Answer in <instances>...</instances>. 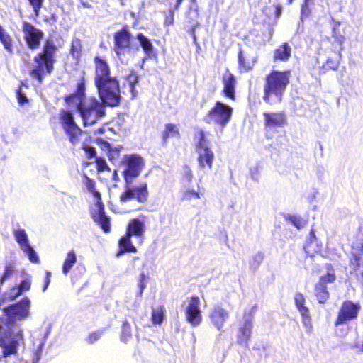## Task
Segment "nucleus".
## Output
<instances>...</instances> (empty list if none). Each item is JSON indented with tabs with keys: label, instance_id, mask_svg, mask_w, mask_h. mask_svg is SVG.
<instances>
[{
	"label": "nucleus",
	"instance_id": "obj_1",
	"mask_svg": "<svg viewBox=\"0 0 363 363\" xmlns=\"http://www.w3.org/2000/svg\"><path fill=\"white\" fill-rule=\"evenodd\" d=\"M94 64V82L100 99L111 107L119 106L121 101L119 82L116 77L111 75L108 61L104 57L96 55Z\"/></svg>",
	"mask_w": 363,
	"mask_h": 363
},
{
	"label": "nucleus",
	"instance_id": "obj_2",
	"mask_svg": "<svg viewBox=\"0 0 363 363\" xmlns=\"http://www.w3.org/2000/svg\"><path fill=\"white\" fill-rule=\"evenodd\" d=\"M290 70H271L264 77L263 86L264 101L273 106L280 104L290 82Z\"/></svg>",
	"mask_w": 363,
	"mask_h": 363
},
{
	"label": "nucleus",
	"instance_id": "obj_3",
	"mask_svg": "<svg viewBox=\"0 0 363 363\" xmlns=\"http://www.w3.org/2000/svg\"><path fill=\"white\" fill-rule=\"evenodd\" d=\"M58 48L50 38L46 39L40 50L33 57L34 66L29 74L32 78L41 84L47 74H50L56 62Z\"/></svg>",
	"mask_w": 363,
	"mask_h": 363
},
{
	"label": "nucleus",
	"instance_id": "obj_4",
	"mask_svg": "<svg viewBox=\"0 0 363 363\" xmlns=\"http://www.w3.org/2000/svg\"><path fill=\"white\" fill-rule=\"evenodd\" d=\"M85 185L87 190L92 194L95 200L96 211L91 213V218L104 233H109L111 230V218L106 214L105 206L102 201L101 194L96 189V182L94 179L86 177Z\"/></svg>",
	"mask_w": 363,
	"mask_h": 363
},
{
	"label": "nucleus",
	"instance_id": "obj_5",
	"mask_svg": "<svg viewBox=\"0 0 363 363\" xmlns=\"http://www.w3.org/2000/svg\"><path fill=\"white\" fill-rule=\"evenodd\" d=\"M106 105L102 100L91 96L78 111L82 119L84 126H91L96 123L106 116Z\"/></svg>",
	"mask_w": 363,
	"mask_h": 363
},
{
	"label": "nucleus",
	"instance_id": "obj_6",
	"mask_svg": "<svg viewBox=\"0 0 363 363\" xmlns=\"http://www.w3.org/2000/svg\"><path fill=\"white\" fill-rule=\"evenodd\" d=\"M233 108L220 101H216L203 117L206 123H213L220 128H225L233 116Z\"/></svg>",
	"mask_w": 363,
	"mask_h": 363
},
{
	"label": "nucleus",
	"instance_id": "obj_7",
	"mask_svg": "<svg viewBox=\"0 0 363 363\" xmlns=\"http://www.w3.org/2000/svg\"><path fill=\"white\" fill-rule=\"evenodd\" d=\"M59 121L65 134L68 136L72 145L77 144L83 134V130L77 124L74 113L69 110L61 109L59 113Z\"/></svg>",
	"mask_w": 363,
	"mask_h": 363
},
{
	"label": "nucleus",
	"instance_id": "obj_8",
	"mask_svg": "<svg viewBox=\"0 0 363 363\" xmlns=\"http://www.w3.org/2000/svg\"><path fill=\"white\" fill-rule=\"evenodd\" d=\"M327 273L319 277L314 285V295L320 304L325 303L330 298V291L328 284H333L336 281V275L333 266L331 264L325 265Z\"/></svg>",
	"mask_w": 363,
	"mask_h": 363
},
{
	"label": "nucleus",
	"instance_id": "obj_9",
	"mask_svg": "<svg viewBox=\"0 0 363 363\" xmlns=\"http://www.w3.org/2000/svg\"><path fill=\"white\" fill-rule=\"evenodd\" d=\"M360 310L359 302H353L350 300L344 301L337 311L334 325L339 326L355 320L359 316Z\"/></svg>",
	"mask_w": 363,
	"mask_h": 363
},
{
	"label": "nucleus",
	"instance_id": "obj_10",
	"mask_svg": "<svg viewBox=\"0 0 363 363\" xmlns=\"http://www.w3.org/2000/svg\"><path fill=\"white\" fill-rule=\"evenodd\" d=\"M201 300L197 295H192L186 299L184 308L186 320L193 327H198L202 323V311L200 308Z\"/></svg>",
	"mask_w": 363,
	"mask_h": 363
},
{
	"label": "nucleus",
	"instance_id": "obj_11",
	"mask_svg": "<svg viewBox=\"0 0 363 363\" xmlns=\"http://www.w3.org/2000/svg\"><path fill=\"white\" fill-rule=\"evenodd\" d=\"M148 197L147 184L143 182L136 186H130V184H126L125 190L120 195L119 199L123 203L133 199H135L139 203H144L147 201Z\"/></svg>",
	"mask_w": 363,
	"mask_h": 363
},
{
	"label": "nucleus",
	"instance_id": "obj_12",
	"mask_svg": "<svg viewBox=\"0 0 363 363\" xmlns=\"http://www.w3.org/2000/svg\"><path fill=\"white\" fill-rule=\"evenodd\" d=\"M123 162L125 164L123 171L124 180L125 184H130L140 175L144 165L143 160L140 156L130 155L123 157Z\"/></svg>",
	"mask_w": 363,
	"mask_h": 363
},
{
	"label": "nucleus",
	"instance_id": "obj_13",
	"mask_svg": "<svg viewBox=\"0 0 363 363\" xmlns=\"http://www.w3.org/2000/svg\"><path fill=\"white\" fill-rule=\"evenodd\" d=\"M63 100L68 107H76L77 111L86 101V79L82 76L79 79L75 91L70 94L65 95Z\"/></svg>",
	"mask_w": 363,
	"mask_h": 363
},
{
	"label": "nucleus",
	"instance_id": "obj_14",
	"mask_svg": "<svg viewBox=\"0 0 363 363\" xmlns=\"http://www.w3.org/2000/svg\"><path fill=\"white\" fill-rule=\"evenodd\" d=\"M22 31L28 48L31 50H37L43 39V31L26 21L22 22Z\"/></svg>",
	"mask_w": 363,
	"mask_h": 363
},
{
	"label": "nucleus",
	"instance_id": "obj_15",
	"mask_svg": "<svg viewBox=\"0 0 363 363\" xmlns=\"http://www.w3.org/2000/svg\"><path fill=\"white\" fill-rule=\"evenodd\" d=\"M114 52L117 55L124 54L125 51L131 48L132 35L128 26H123L113 35Z\"/></svg>",
	"mask_w": 363,
	"mask_h": 363
},
{
	"label": "nucleus",
	"instance_id": "obj_16",
	"mask_svg": "<svg viewBox=\"0 0 363 363\" xmlns=\"http://www.w3.org/2000/svg\"><path fill=\"white\" fill-rule=\"evenodd\" d=\"M30 301L28 297H24L18 303L9 306L6 308L9 317L14 320H23L28 317Z\"/></svg>",
	"mask_w": 363,
	"mask_h": 363
},
{
	"label": "nucleus",
	"instance_id": "obj_17",
	"mask_svg": "<svg viewBox=\"0 0 363 363\" xmlns=\"http://www.w3.org/2000/svg\"><path fill=\"white\" fill-rule=\"evenodd\" d=\"M258 57L252 51L239 49L238 53V69L240 73H247L254 69L257 63Z\"/></svg>",
	"mask_w": 363,
	"mask_h": 363
},
{
	"label": "nucleus",
	"instance_id": "obj_18",
	"mask_svg": "<svg viewBox=\"0 0 363 363\" xmlns=\"http://www.w3.org/2000/svg\"><path fill=\"white\" fill-rule=\"evenodd\" d=\"M264 126L267 130L283 128L287 125V117L284 111L264 112Z\"/></svg>",
	"mask_w": 363,
	"mask_h": 363
},
{
	"label": "nucleus",
	"instance_id": "obj_19",
	"mask_svg": "<svg viewBox=\"0 0 363 363\" xmlns=\"http://www.w3.org/2000/svg\"><path fill=\"white\" fill-rule=\"evenodd\" d=\"M222 83L223 84V88L221 91L222 95L231 101H235V86L237 84V79L235 75L231 73L228 68L225 69L222 76Z\"/></svg>",
	"mask_w": 363,
	"mask_h": 363
},
{
	"label": "nucleus",
	"instance_id": "obj_20",
	"mask_svg": "<svg viewBox=\"0 0 363 363\" xmlns=\"http://www.w3.org/2000/svg\"><path fill=\"white\" fill-rule=\"evenodd\" d=\"M199 16V13L197 0H189L187 9L185 12V17L187 22L191 25L189 33L194 39H196V29L199 26V23H198Z\"/></svg>",
	"mask_w": 363,
	"mask_h": 363
},
{
	"label": "nucleus",
	"instance_id": "obj_21",
	"mask_svg": "<svg viewBox=\"0 0 363 363\" xmlns=\"http://www.w3.org/2000/svg\"><path fill=\"white\" fill-rule=\"evenodd\" d=\"M211 323L218 330H222L225 323L230 317V313L220 305H216L209 313Z\"/></svg>",
	"mask_w": 363,
	"mask_h": 363
},
{
	"label": "nucleus",
	"instance_id": "obj_22",
	"mask_svg": "<svg viewBox=\"0 0 363 363\" xmlns=\"http://www.w3.org/2000/svg\"><path fill=\"white\" fill-rule=\"evenodd\" d=\"M197 152V161L201 169H211L215 155L211 147L196 150Z\"/></svg>",
	"mask_w": 363,
	"mask_h": 363
},
{
	"label": "nucleus",
	"instance_id": "obj_23",
	"mask_svg": "<svg viewBox=\"0 0 363 363\" xmlns=\"http://www.w3.org/2000/svg\"><path fill=\"white\" fill-rule=\"evenodd\" d=\"M160 137L163 145H167L170 139H180L181 133L178 125L173 123H166L164 126V129L161 132Z\"/></svg>",
	"mask_w": 363,
	"mask_h": 363
},
{
	"label": "nucleus",
	"instance_id": "obj_24",
	"mask_svg": "<svg viewBox=\"0 0 363 363\" xmlns=\"http://www.w3.org/2000/svg\"><path fill=\"white\" fill-rule=\"evenodd\" d=\"M132 236L125 233L124 235L121 236L118 242V250L116 252V257H120L125 253H136L138 250L136 247L133 244L131 240Z\"/></svg>",
	"mask_w": 363,
	"mask_h": 363
},
{
	"label": "nucleus",
	"instance_id": "obj_25",
	"mask_svg": "<svg viewBox=\"0 0 363 363\" xmlns=\"http://www.w3.org/2000/svg\"><path fill=\"white\" fill-rule=\"evenodd\" d=\"M291 56V48L286 42L279 45L274 50L273 61L287 62Z\"/></svg>",
	"mask_w": 363,
	"mask_h": 363
},
{
	"label": "nucleus",
	"instance_id": "obj_26",
	"mask_svg": "<svg viewBox=\"0 0 363 363\" xmlns=\"http://www.w3.org/2000/svg\"><path fill=\"white\" fill-rule=\"evenodd\" d=\"M146 228L144 222L138 218H133L128 222L125 233L135 237H142L145 232Z\"/></svg>",
	"mask_w": 363,
	"mask_h": 363
},
{
	"label": "nucleus",
	"instance_id": "obj_27",
	"mask_svg": "<svg viewBox=\"0 0 363 363\" xmlns=\"http://www.w3.org/2000/svg\"><path fill=\"white\" fill-rule=\"evenodd\" d=\"M306 299L302 293L297 292L294 295V303L303 320L310 319V311L305 306Z\"/></svg>",
	"mask_w": 363,
	"mask_h": 363
},
{
	"label": "nucleus",
	"instance_id": "obj_28",
	"mask_svg": "<svg viewBox=\"0 0 363 363\" xmlns=\"http://www.w3.org/2000/svg\"><path fill=\"white\" fill-rule=\"evenodd\" d=\"M306 299L302 293L297 292L294 295V303L303 320L310 319V311L305 306Z\"/></svg>",
	"mask_w": 363,
	"mask_h": 363
},
{
	"label": "nucleus",
	"instance_id": "obj_29",
	"mask_svg": "<svg viewBox=\"0 0 363 363\" xmlns=\"http://www.w3.org/2000/svg\"><path fill=\"white\" fill-rule=\"evenodd\" d=\"M252 330V322L250 320H247L243 323V325L239 328L238 335V342L247 343L250 340Z\"/></svg>",
	"mask_w": 363,
	"mask_h": 363
},
{
	"label": "nucleus",
	"instance_id": "obj_30",
	"mask_svg": "<svg viewBox=\"0 0 363 363\" xmlns=\"http://www.w3.org/2000/svg\"><path fill=\"white\" fill-rule=\"evenodd\" d=\"M341 23L338 21L333 19V27H332V37L340 47V50H342V45L345 40V36L344 32H341L340 30Z\"/></svg>",
	"mask_w": 363,
	"mask_h": 363
},
{
	"label": "nucleus",
	"instance_id": "obj_31",
	"mask_svg": "<svg viewBox=\"0 0 363 363\" xmlns=\"http://www.w3.org/2000/svg\"><path fill=\"white\" fill-rule=\"evenodd\" d=\"M341 55L336 58H328L325 62L320 67L319 73L324 74L328 71H337L340 63Z\"/></svg>",
	"mask_w": 363,
	"mask_h": 363
},
{
	"label": "nucleus",
	"instance_id": "obj_32",
	"mask_svg": "<svg viewBox=\"0 0 363 363\" xmlns=\"http://www.w3.org/2000/svg\"><path fill=\"white\" fill-rule=\"evenodd\" d=\"M97 143L98 144L106 148L108 151V157L111 161L118 158L119 154L123 149L122 146L113 147L108 141L104 139H98Z\"/></svg>",
	"mask_w": 363,
	"mask_h": 363
},
{
	"label": "nucleus",
	"instance_id": "obj_33",
	"mask_svg": "<svg viewBox=\"0 0 363 363\" xmlns=\"http://www.w3.org/2000/svg\"><path fill=\"white\" fill-rule=\"evenodd\" d=\"M195 149H202L211 147V142L206 138V133L203 130L199 128L196 130L195 135Z\"/></svg>",
	"mask_w": 363,
	"mask_h": 363
},
{
	"label": "nucleus",
	"instance_id": "obj_34",
	"mask_svg": "<svg viewBox=\"0 0 363 363\" xmlns=\"http://www.w3.org/2000/svg\"><path fill=\"white\" fill-rule=\"evenodd\" d=\"M138 83V77L135 73H130L126 76L124 82V87L128 88L133 97L137 94L135 91V85Z\"/></svg>",
	"mask_w": 363,
	"mask_h": 363
},
{
	"label": "nucleus",
	"instance_id": "obj_35",
	"mask_svg": "<svg viewBox=\"0 0 363 363\" xmlns=\"http://www.w3.org/2000/svg\"><path fill=\"white\" fill-rule=\"evenodd\" d=\"M77 262V256L75 252L72 250L67 252V257L62 264V273L67 275L74 264Z\"/></svg>",
	"mask_w": 363,
	"mask_h": 363
},
{
	"label": "nucleus",
	"instance_id": "obj_36",
	"mask_svg": "<svg viewBox=\"0 0 363 363\" xmlns=\"http://www.w3.org/2000/svg\"><path fill=\"white\" fill-rule=\"evenodd\" d=\"M0 41L4 45V49L9 52H13V39L0 25Z\"/></svg>",
	"mask_w": 363,
	"mask_h": 363
},
{
	"label": "nucleus",
	"instance_id": "obj_37",
	"mask_svg": "<svg viewBox=\"0 0 363 363\" xmlns=\"http://www.w3.org/2000/svg\"><path fill=\"white\" fill-rule=\"evenodd\" d=\"M136 38L139 41V43L142 47L144 52L147 55H152L153 52V45L150 40L143 33H138Z\"/></svg>",
	"mask_w": 363,
	"mask_h": 363
},
{
	"label": "nucleus",
	"instance_id": "obj_38",
	"mask_svg": "<svg viewBox=\"0 0 363 363\" xmlns=\"http://www.w3.org/2000/svg\"><path fill=\"white\" fill-rule=\"evenodd\" d=\"M30 289V281L28 279L22 280L18 286H14L11 289L13 292V298L21 296L24 291H28Z\"/></svg>",
	"mask_w": 363,
	"mask_h": 363
},
{
	"label": "nucleus",
	"instance_id": "obj_39",
	"mask_svg": "<svg viewBox=\"0 0 363 363\" xmlns=\"http://www.w3.org/2000/svg\"><path fill=\"white\" fill-rule=\"evenodd\" d=\"M151 320L154 325H160L164 318V308L163 306H159L153 308L151 314Z\"/></svg>",
	"mask_w": 363,
	"mask_h": 363
},
{
	"label": "nucleus",
	"instance_id": "obj_40",
	"mask_svg": "<svg viewBox=\"0 0 363 363\" xmlns=\"http://www.w3.org/2000/svg\"><path fill=\"white\" fill-rule=\"evenodd\" d=\"M82 45L79 38H74L70 47V54L75 60H79L82 56Z\"/></svg>",
	"mask_w": 363,
	"mask_h": 363
},
{
	"label": "nucleus",
	"instance_id": "obj_41",
	"mask_svg": "<svg viewBox=\"0 0 363 363\" xmlns=\"http://www.w3.org/2000/svg\"><path fill=\"white\" fill-rule=\"evenodd\" d=\"M14 236L16 242L21 246V249H23L30 245L28 242V238L25 230L18 229L15 230Z\"/></svg>",
	"mask_w": 363,
	"mask_h": 363
},
{
	"label": "nucleus",
	"instance_id": "obj_42",
	"mask_svg": "<svg viewBox=\"0 0 363 363\" xmlns=\"http://www.w3.org/2000/svg\"><path fill=\"white\" fill-rule=\"evenodd\" d=\"M131 337L130 325L127 320H124L121 326V340L123 342H127Z\"/></svg>",
	"mask_w": 363,
	"mask_h": 363
},
{
	"label": "nucleus",
	"instance_id": "obj_43",
	"mask_svg": "<svg viewBox=\"0 0 363 363\" xmlns=\"http://www.w3.org/2000/svg\"><path fill=\"white\" fill-rule=\"evenodd\" d=\"M201 198V193L199 191H195L194 189L185 190L181 196L182 201H190L192 199H199Z\"/></svg>",
	"mask_w": 363,
	"mask_h": 363
},
{
	"label": "nucleus",
	"instance_id": "obj_44",
	"mask_svg": "<svg viewBox=\"0 0 363 363\" xmlns=\"http://www.w3.org/2000/svg\"><path fill=\"white\" fill-rule=\"evenodd\" d=\"M264 259V254L262 252H258L252 256L250 261V267L254 271L256 270L262 263Z\"/></svg>",
	"mask_w": 363,
	"mask_h": 363
},
{
	"label": "nucleus",
	"instance_id": "obj_45",
	"mask_svg": "<svg viewBox=\"0 0 363 363\" xmlns=\"http://www.w3.org/2000/svg\"><path fill=\"white\" fill-rule=\"evenodd\" d=\"M16 269L13 264L9 262L5 266L4 271L0 277V284H3L5 281L9 279L15 272Z\"/></svg>",
	"mask_w": 363,
	"mask_h": 363
},
{
	"label": "nucleus",
	"instance_id": "obj_46",
	"mask_svg": "<svg viewBox=\"0 0 363 363\" xmlns=\"http://www.w3.org/2000/svg\"><path fill=\"white\" fill-rule=\"evenodd\" d=\"M104 333V329L96 330L89 334L86 338V341L88 344L92 345L98 341Z\"/></svg>",
	"mask_w": 363,
	"mask_h": 363
},
{
	"label": "nucleus",
	"instance_id": "obj_47",
	"mask_svg": "<svg viewBox=\"0 0 363 363\" xmlns=\"http://www.w3.org/2000/svg\"><path fill=\"white\" fill-rule=\"evenodd\" d=\"M22 250L27 254L29 260L34 264H38L40 262V259L36 252L33 250V248L29 245L25 248L22 249Z\"/></svg>",
	"mask_w": 363,
	"mask_h": 363
},
{
	"label": "nucleus",
	"instance_id": "obj_48",
	"mask_svg": "<svg viewBox=\"0 0 363 363\" xmlns=\"http://www.w3.org/2000/svg\"><path fill=\"white\" fill-rule=\"evenodd\" d=\"M81 148L84 151L86 159L91 160L96 157V151L94 147L83 143Z\"/></svg>",
	"mask_w": 363,
	"mask_h": 363
},
{
	"label": "nucleus",
	"instance_id": "obj_49",
	"mask_svg": "<svg viewBox=\"0 0 363 363\" xmlns=\"http://www.w3.org/2000/svg\"><path fill=\"white\" fill-rule=\"evenodd\" d=\"M95 162L96 164V169L99 172L110 171V168L104 158L96 157L95 158Z\"/></svg>",
	"mask_w": 363,
	"mask_h": 363
},
{
	"label": "nucleus",
	"instance_id": "obj_50",
	"mask_svg": "<svg viewBox=\"0 0 363 363\" xmlns=\"http://www.w3.org/2000/svg\"><path fill=\"white\" fill-rule=\"evenodd\" d=\"M22 85L23 82L21 83V86L16 90V98L18 100V103L21 106H23L25 104H28V99L25 94L22 92Z\"/></svg>",
	"mask_w": 363,
	"mask_h": 363
},
{
	"label": "nucleus",
	"instance_id": "obj_51",
	"mask_svg": "<svg viewBox=\"0 0 363 363\" xmlns=\"http://www.w3.org/2000/svg\"><path fill=\"white\" fill-rule=\"evenodd\" d=\"M290 220L292 225H294L298 230L304 228L307 224V221L306 220L303 219L301 217H297L294 216L290 218Z\"/></svg>",
	"mask_w": 363,
	"mask_h": 363
},
{
	"label": "nucleus",
	"instance_id": "obj_52",
	"mask_svg": "<svg viewBox=\"0 0 363 363\" xmlns=\"http://www.w3.org/2000/svg\"><path fill=\"white\" fill-rule=\"evenodd\" d=\"M350 264L354 271H358L361 267V257L357 254H353Z\"/></svg>",
	"mask_w": 363,
	"mask_h": 363
},
{
	"label": "nucleus",
	"instance_id": "obj_53",
	"mask_svg": "<svg viewBox=\"0 0 363 363\" xmlns=\"http://www.w3.org/2000/svg\"><path fill=\"white\" fill-rule=\"evenodd\" d=\"M36 17L40 16V11L43 6V0H28Z\"/></svg>",
	"mask_w": 363,
	"mask_h": 363
},
{
	"label": "nucleus",
	"instance_id": "obj_54",
	"mask_svg": "<svg viewBox=\"0 0 363 363\" xmlns=\"http://www.w3.org/2000/svg\"><path fill=\"white\" fill-rule=\"evenodd\" d=\"M174 11L173 9H170L168 10L167 13L165 14L164 24L166 26H170L174 24Z\"/></svg>",
	"mask_w": 363,
	"mask_h": 363
},
{
	"label": "nucleus",
	"instance_id": "obj_55",
	"mask_svg": "<svg viewBox=\"0 0 363 363\" xmlns=\"http://www.w3.org/2000/svg\"><path fill=\"white\" fill-rule=\"evenodd\" d=\"M52 273L50 271H45V277L43 279V284L42 287V291L45 292L48 288L50 281H51Z\"/></svg>",
	"mask_w": 363,
	"mask_h": 363
},
{
	"label": "nucleus",
	"instance_id": "obj_56",
	"mask_svg": "<svg viewBox=\"0 0 363 363\" xmlns=\"http://www.w3.org/2000/svg\"><path fill=\"white\" fill-rule=\"evenodd\" d=\"M183 177L184 179H186L188 183L191 182L194 175H193L192 170L190 169L189 167L185 166L184 167Z\"/></svg>",
	"mask_w": 363,
	"mask_h": 363
},
{
	"label": "nucleus",
	"instance_id": "obj_57",
	"mask_svg": "<svg viewBox=\"0 0 363 363\" xmlns=\"http://www.w3.org/2000/svg\"><path fill=\"white\" fill-rule=\"evenodd\" d=\"M146 276L145 273H141L140 275L139 281H138V286L140 288V294L142 295L143 290L146 287L145 284Z\"/></svg>",
	"mask_w": 363,
	"mask_h": 363
},
{
	"label": "nucleus",
	"instance_id": "obj_58",
	"mask_svg": "<svg viewBox=\"0 0 363 363\" xmlns=\"http://www.w3.org/2000/svg\"><path fill=\"white\" fill-rule=\"evenodd\" d=\"M273 8L274 9L273 16L274 18H279L281 15L282 6L279 4H277L273 6Z\"/></svg>",
	"mask_w": 363,
	"mask_h": 363
},
{
	"label": "nucleus",
	"instance_id": "obj_59",
	"mask_svg": "<svg viewBox=\"0 0 363 363\" xmlns=\"http://www.w3.org/2000/svg\"><path fill=\"white\" fill-rule=\"evenodd\" d=\"M315 240H316V236H315V230L313 228H311L310 232H309V235H308V242L310 244H311Z\"/></svg>",
	"mask_w": 363,
	"mask_h": 363
},
{
	"label": "nucleus",
	"instance_id": "obj_60",
	"mask_svg": "<svg viewBox=\"0 0 363 363\" xmlns=\"http://www.w3.org/2000/svg\"><path fill=\"white\" fill-rule=\"evenodd\" d=\"M272 9V6H266L262 9V13L268 18H270L272 16V14L271 13Z\"/></svg>",
	"mask_w": 363,
	"mask_h": 363
},
{
	"label": "nucleus",
	"instance_id": "obj_61",
	"mask_svg": "<svg viewBox=\"0 0 363 363\" xmlns=\"http://www.w3.org/2000/svg\"><path fill=\"white\" fill-rule=\"evenodd\" d=\"M57 16L55 13H52L49 17L48 18H45L44 19V21L45 22H52V23H55L57 21Z\"/></svg>",
	"mask_w": 363,
	"mask_h": 363
},
{
	"label": "nucleus",
	"instance_id": "obj_62",
	"mask_svg": "<svg viewBox=\"0 0 363 363\" xmlns=\"http://www.w3.org/2000/svg\"><path fill=\"white\" fill-rule=\"evenodd\" d=\"M183 1L184 0H176V2L174 4V9H179Z\"/></svg>",
	"mask_w": 363,
	"mask_h": 363
},
{
	"label": "nucleus",
	"instance_id": "obj_63",
	"mask_svg": "<svg viewBox=\"0 0 363 363\" xmlns=\"http://www.w3.org/2000/svg\"><path fill=\"white\" fill-rule=\"evenodd\" d=\"M272 33H273L272 30V29H270V30H269V40H270V38H272Z\"/></svg>",
	"mask_w": 363,
	"mask_h": 363
},
{
	"label": "nucleus",
	"instance_id": "obj_64",
	"mask_svg": "<svg viewBox=\"0 0 363 363\" xmlns=\"http://www.w3.org/2000/svg\"><path fill=\"white\" fill-rule=\"evenodd\" d=\"M294 0H287L288 4H291L293 3Z\"/></svg>",
	"mask_w": 363,
	"mask_h": 363
}]
</instances>
